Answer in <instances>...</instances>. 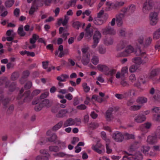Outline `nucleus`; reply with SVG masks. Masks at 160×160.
I'll list each match as a JSON object with an SVG mask.
<instances>
[{"mask_svg": "<svg viewBox=\"0 0 160 160\" xmlns=\"http://www.w3.org/2000/svg\"><path fill=\"white\" fill-rule=\"evenodd\" d=\"M49 150L51 151L57 152L59 151V148L56 146H51L49 147Z\"/></svg>", "mask_w": 160, "mask_h": 160, "instance_id": "de8ad7c7", "label": "nucleus"}, {"mask_svg": "<svg viewBox=\"0 0 160 160\" xmlns=\"http://www.w3.org/2000/svg\"><path fill=\"white\" fill-rule=\"evenodd\" d=\"M131 160H142L143 159V155L140 151H137L132 155Z\"/></svg>", "mask_w": 160, "mask_h": 160, "instance_id": "9d476101", "label": "nucleus"}, {"mask_svg": "<svg viewBox=\"0 0 160 160\" xmlns=\"http://www.w3.org/2000/svg\"><path fill=\"white\" fill-rule=\"evenodd\" d=\"M160 38V29H158L154 33L153 38L157 39Z\"/></svg>", "mask_w": 160, "mask_h": 160, "instance_id": "ea45409f", "label": "nucleus"}, {"mask_svg": "<svg viewBox=\"0 0 160 160\" xmlns=\"http://www.w3.org/2000/svg\"><path fill=\"white\" fill-rule=\"evenodd\" d=\"M53 113H56V117L58 118H63L66 116L68 112V110L66 109H62L59 110L57 107H53L52 110Z\"/></svg>", "mask_w": 160, "mask_h": 160, "instance_id": "f03ea898", "label": "nucleus"}, {"mask_svg": "<svg viewBox=\"0 0 160 160\" xmlns=\"http://www.w3.org/2000/svg\"><path fill=\"white\" fill-rule=\"evenodd\" d=\"M39 36L36 34H33L31 38L30 39V43L31 44H34L36 40L39 38Z\"/></svg>", "mask_w": 160, "mask_h": 160, "instance_id": "b1692460", "label": "nucleus"}, {"mask_svg": "<svg viewBox=\"0 0 160 160\" xmlns=\"http://www.w3.org/2000/svg\"><path fill=\"white\" fill-rule=\"evenodd\" d=\"M16 35L15 33L14 32L13 30H9L7 31L6 35L8 36H14Z\"/></svg>", "mask_w": 160, "mask_h": 160, "instance_id": "6e6d98bb", "label": "nucleus"}, {"mask_svg": "<svg viewBox=\"0 0 160 160\" xmlns=\"http://www.w3.org/2000/svg\"><path fill=\"white\" fill-rule=\"evenodd\" d=\"M138 69V67L136 65H133L130 67L129 70L131 72H135Z\"/></svg>", "mask_w": 160, "mask_h": 160, "instance_id": "8fccbe9b", "label": "nucleus"}, {"mask_svg": "<svg viewBox=\"0 0 160 160\" xmlns=\"http://www.w3.org/2000/svg\"><path fill=\"white\" fill-rule=\"evenodd\" d=\"M98 52L101 54H104L106 52V49L102 46H99L98 48Z\"/></svg>", "mask_w": 160, "mask_h": 160, "instance_id": "5fc2aeb1", "label": "nucleus"}, {"mask_svg": "<svg viewBox=\"0 0 160 160\" xmlns=\"http://www.w3.org/2000/svg\"><path fill=\"white\" fill-rule=\"evenodd\" d=\"M91 62L94 65H97L99 63V58L98 56L94 55L91 59Z\"/></svg>", "mask_w": 160, "mask_h": 160, "instance_id": "cd10ccee", "label": "nucleus"}, {"mask_svg": "<svg viewBox=\"0 0 160 160\" xmlns=\"http://www.w3.org/2000/svg\"><path fill=\"white\" fill-rule=\"evenodd\" d=\"M123 136L124 138L127 139H134V135L132 134H129L128 133H126Z\"/></svg>", "mask_w": 160, "mask_h": 160, "instance_id": "79ce46f5", "label": "nucleus"}, {"mask_svg": "<svg viewBox=\"0 0 160 160\" xmlns=\"http://www.w3.org/2000/svg\"><path fill=\"white\" fill-rule=\"evenodd\" d=\"M63 122L61 121L59 122L58 123L55 125L53 128V129L54 130H57L60 128L62 125Z\"/></svg>", "mask_w": 160, "mask_h": 160, "instance_id": "72a5a7b5", "label": "nucleus"}, {"mask_svg": "<svg viewBox=\"0 0 160 160\" xmlns=\"http://www.w3.org/2000/svg\"><path fill=\"white\" fill-rule=\"evenodd\" d=\"M113 3H110L109 2H107L106 3V7L105 8V10L106 11H108L112 10L114 9Z\"/></svg>", "mask_w": 160, "mask_h": 160, "instance_id": "5701e85b", "label": "nucleus"}, {"mask_svg": "<svg viewBox=\"0 0 160 160\" xmlns=\"http://www.w3.org/2000/svg\"><path fill=\"white\" fill-rule=\"evenodd\" d=\"M113 6L114 9H118L121 7L123 6L124 4V2L122 1L116 2L115 3H113Z\"/></svg>", "mask_w": 160, "mask_h": 160, "instance_id": "a878e982", "label": "nucleus"}, {"mask_svg": "<svg viewBox=\"0 0 160 160\" xmlns=\"http://www.w3.org/2000/svg\"><path fill=\"white\" fill-rule=\"evenodd\" d=\"M150 149V147L148 146H143L141 151L145 155H147Z\"/></svg>", "mask_w": 160, "mask_h": 160, "instance_id": "c756f323", "label": "nucleus"}, {"mask_svg": "<svg viewBox=\"0 0 160 160\" xmlns=\"http://www.w3.org/2000/svg\"><path fill=\"white\" fill-rule=\"evenodd\" d=\"M69 76L66 74H62L57 77V79L60 82H65L66 79L69 78Z\"/></svg>", "mask_w": 160, "mask_h": 160, "instance_id": "4be33fe9", "label": "nucleus"}, {"mask_svg": "<svg viewBox=\"0 0 160 160\" xmlns=\"http://www.w3.org/2000/svg\"><path fill=\"white\" fill-rule=\"evenodd\" d=\"M148 101L147 98L144 97H138L136 99V102L139 104V105H142L144 103H146Z\"/></svg>", "mask_w": 160, "mask_h": 160, "instance_id": "6ab92c4d", "label": "nucleus"}, {"mask_svg": "<svg viewBox=\"0 0 160 160\" xmlns=\"http://www.w3.org/2000/svg\"><path fill=\"white\" fill-rule=\"evenodd\" d=\"M160 72V70L158 69L152 70L149 73L148 75V78L153 80L154 79V77L158 75Z\"/></svg>", "mask_w": 160, "mask_h": 160, "instance_id": "2eb2a0df", "label": "nucleus"}, {"mask_svg": "<svg viewBox=\"0 0 160 160\" xmlns=\"http://www.w3.org/2000/svg\"><path fill=\"white\" fill-rule=\"evenodd\" d=\"M129 80L132 82H135L136 80L135 75L134 74H131L129 77Z\"/></svg>", "mask_w": 160, "mask_h": 160, "instance_id": "13d9d810", "label": "nucleus"}, {"mask_svg": "<svg viewBox=\"0 0 160 160\" xmlns=\"http://www.w3.org/2000/svg\"><path fill=\"white\" fill-rule=\"evenodd\" d=\"M97 68L100 71L103 72L104 74L106 75L109 68L105 65L99 64L97 65Z\"/></svg>", "mask_w": 160, "mask_h": 160, "instance_id": "9b49d317", "label": "nucleus"}, {"mask_svg": "<svg viewBox=\"0 0 160 160\" xmlns=\"http://www.w3.org/2000/svg\"><path fill=\"white\" fill-rule=\"evenodd\" d=\"M152 111L153 112L160 113V108L158 107H154L152 109Z\"/></svg>", "mask_w": 160, "mask_h": 160, "instance_id": "774afa93", "label": "nucleus"}, {"mask_svg": "<svg viewBox=\"0 0 160 160\" xmlns=\"http://www.w3.org/2000/svg\"><path fill=\"white\" fill-rule=\"evenodd\" d=\"M102 32L103 34H110L113 35L115 34V31L114 29L108 26L102 30Z\"/></svg>", "mask_w": 160, "mask_h": 160, "instance_id": "423d86ee", "label": "nucleus"}, {"mask_svg": "<svg viewBox=\"0 0 160 160\" xmlns=\"http://www.w3.org/2000/svg\"><path fill=\"white\" fill-rule=\"evenodd\" d=\"M158 19L150 18V23L151 25H155L158 22Z\"/></svg>", "mask_w": 160, "mask_h": 160, "instance_id": "864d4df0", "label": "nucleus"}, {"mask_svg": "<svg viewBox=\"0 0 160 160\" xmlns=\"http://www.w3.org/2000/svg\"><path fill=\"white\" fill-rule=\"evenodd\" d=\"M25 98L24 99V102H28L31 100L33 96L30 94V92L29 91H27L24 95Z\"/></svg>", "mask_w": 160, "mask_h": 160, "instance_id": "dca6fc26", "label": "nucleus"}, {"mask_svg": "<svg viewBox=\"0 0 160 160\" xmlns=\"http://www.w3.org/2000/svg\"><path fill=\"white\" fill-rule=\"evenodd\" d=\"M90 55L89 54H83L82 59L81 62L84 65H87L90 61Z\"/></svg>", "mask_w": 160, "mask_h": 160, "instance_id": "6e6552de", "label": "nucleus"}, {"mask_svg": "<svg viewBox=\"0 0 160 160\" xmlns=\"http://www.w3.org/2000/svg\"><path fill=\"white\" fill-rule=\"evenodd\" d=\"M116 78L117 79H119L121 78V79L124 78V77L122 76V74L120 72H118L115 75Z\"/></svg>", "mask_w": 160, "mask_h": 160, "instance_id": "680f3d73", "label": "nucleus"}, {"mask_svg": "<svg viewBox=\"0 0 160 160\" xmlns=\"http://www.w3.org/2000/svg\"><path fill=\"white\" fill-rule=\"evenodd\" d=\"M146 117L142 114H136L134 116V121L137 123H141L146 120Z\"/></svg>", "mask_w": 160, "mask_h": 160, "instance_id": "39448f33", "label": "nucleus"}, {"mask_svg": "<svg viewBox=\"0 0 160 160\" xmlns=\"http://www.w3.org/2000/svg\"><path fill=\"white\" fill-rule=\"evenodd\" d=\"M14 1L13 0L8 1L5 2V4L7 8H9L11 7L13 4Z\"/></svg>", "mask_w": 160, "mask_h": 160, "instance_id": "a19ab883", "label": "nucleus"}, {"mask_svg": "<svg viewBox=\"0 0 160 160\" xmlns=\"http://www.w3.org/2000/svg\"><path fill=\"white\" fill-rule=\"evenodd\" d=\"M92 99H95L99 102H101L103 101V99L100 98L98 96L94 95L92 96Z\"/></svg>", "mask_w": 160, "mask_h": 160, "instance_id": "c03bdc74", "label": "nucleus"}, {"mask_svg": "<svg viewBox=\"0 0 160 160\" xmlns=\"http://www.w3.org/2000/svg\"><path fill=\"white\" fill-rule=\"evenodd\" d=\"M82 87L85 92H88L90 91V88L87 85V84L86 82H84L82 83Z\"/></svg>", "mask_w": 160, "mask_h": 160, "instance_id": "e433bc0d", "label": "nucleus"}, {"mask_svg": "<svg viewBox=\"0 0 160 160\" xmlns=\"http://www.w3.org/2000/svg\"><path fill=\"white\" fill-rule=\"evenodd\" d=\"M124 15L123 14H120L116 15V23L118 26H121L122 23V19L124 18Z\"/></svg>", "mask_w": 160, "mask_h": 160, "instance_id": "ddd939ff", "label": "nucleus"}, {"mask_svg": "<svg viewBox=\"0 0 160 160\" xmlns=\"http://www.w3.org/2000/svg\"><path fill=\"white\" fill-rule=\"evenodd\" d=\"M116 72V69H110L109 68L108 70V71L106 75L112 76Z\"/></svg>", "mask_w": 160, "mask_h": 160, "instance_id": "4c0bfd02", "label": "nucleus"}, {"mask_svg": "<svg viewBox=\"0 0 160 160\" xmlns=\"http://www.w3.org/2000/svg\"><path fill=\"white\" fill-rule=\"evenodd\" d=\"M40 153L43 154V156H37L36 158V160H47V158L49 156V153L47 152L46 151L44 150H40Z\"/></svg>", "mask_w": 160, "mask_h": 160, "instance_id": "0eeeda50", "label": "nucleus"}, {"mask_svg": "<svg viewBox=\"0 0 160 160\" xmlns=\"http://www.w3.org/2000/svg\"><path fill=\"white\" fill-rule=\"evenodd\" d=\"M113 111V109L111 108H109L106 112V118L107 121H110L113 119V117L112 115Z\"/></svg>", "mask_w": 160, "mask_h": 160, "instance_id": "4468645a", "label": "nucleus"}, {"mask_svg": "<svg viewBox=\"0 0 160 160\" xmlns=\"http://www.w3.org/2000/svg\"><path fill=\"white\" fill-rule=\"evenodd\" d=\"M56 156L60 157H67L69 156L70 157H73V156L72 155H68L63 152H59L56 155Z\"/></svg>", "mask_w": 160, "mask_h": 160, "instance_id": "37998d69", "label": "nucleus"}, {"mask_svg": "<svg viewBox=\"0 0 160 160\" xmlns=\"http://www.w3.org/2000/svg\"><path fill=\"white\" fill-rule=\"evenodd\" d=\"M149 18L158 19V14L155 12H151L149 15Z\"/></svg>", "mask_w": 160, "mask_h": 160, "instance_id": "a18cd8bd", "label": "nucleus"}, {"mask_svg": "<svg viewBox=\"0 0 160 160\" xmlns=\"http://www.w3.org/2000/svg\"><path fill=\"white\" fill-rule=\"evenodd\" d=\"M152 41V39L151 38L148 37L147 38L143 44V46L144 47H148L151 43Z\"/></svg>", "mask_w": 160, "mask_h": 160, "instance_id": "bb28decb", "label": "nucleus"}, {"mask_svg": "<svg viewBox=\"0 0 160 160\" xmlns=\"http://www.w3.org/2000/svg\"><path fill=\"white\" fill-rule=\"evenodd\" d=\"M3 96H1L0 97V101H2L3 105H5L7 103L9 102V100L8 98H5L3 100Z\"/></svg>", "mask_w": 160, "mask_h": 160, "instance_id": "603ef678", "label": "nucleus"}, {"mask_svg": "<svg viewBox=\"0 0 160 160\" xmlns=\"http://www.w3.org/2000/svg\"><path fill=\"white\" fill-rule=\"evenodd\" d=\"M104 42L106 45H111L112 44L113 40L111 38H106L104 40Z\"/></svg>", "mask_w": 160, "mask_h": 160, "instance_id": "c9c22d12", "label": "nucleus"}, {"mask_svg": "<svg viewBox=\"0 0 160 160\" xmlns=\"http://www.w3.org/2000/svg\"><path fill=\"white\" fill-rule=\"evenodd\" d=\"M112 136V139L115 142H122L124 138L123 135L119 131H116L113 133Z\"/></svg>", "mask_w": 160, "mask_h": 160, "instance_id": "20e7f679", "label": "nucleus"}, {"mask_svg": "<svg viewBox=\"0 0 160 160\" xmlns=\"http://www.w3.org/2000/svg\"><path fill=\"white\" fill-rule=\"evenodd\" d=\"M103 18H99V17L94 18L93 20V22L96 25H101L104 22Z\"/></svg>", "mask_w": 160, "mask_h": 160, "instance_id": "a211bd4d", "label": "nucleus"}, {"mask_svg": "<svg viewBox=\"0 0 160 160\" xmlns=\"http://www.w3.org/2000/svg\"><path fill=\"white\" fill-rule=\"evenodd\" d=\"M72 26L74 28L78 29L80 26V23L78 21L75 22L73 23Z\"/></svg>", "mask_w": 160, "mask_h": 160, "instance_id": "4d7b16f0", "label": "nucleus"}, {"mask_svg": "<svg viewBox=\"0 0 160 160\" xmlns=\"http://www.w3.org/2000/svg\"><path fill=\"white\" fill-rule=\"evenodd\" d=\"M10 82L9 81H6L5 79H0V85H2L4 83L5 84V87L6 88L8 87Z\"/></svg>", "mask_w": 160, "mask_h": 160, "instance_id": "c85d7f7f", "label": "nucleus"}, {"mask_svg": "<svg viewBox=\"0 0 160 160\" xmlns=\"http://www.w3.org/2000/svg\"><path fill=\"white\" fill-rule=\"evenodd\" d=\"M18 32L19 35L22 37L25 36L26 34V32L24 31L22 26L18 28Z\"/></svg>", "mask_w": 160, "mask_h": 160, "instance_id": "2f4dec72", "label": "nucleus"}, {"mask_svg": "<svg viewBox=\"0 0 160 160\" xmlns=\"http://www.w3.org/2000/svg\"><path fill=\"white\" fill-rule=\"evenodd\" d=\"M86 33V35L88 38L91 37L93 31L92 29H88V30H85Z\"/></svg>", "mask_w": 160, "mask_h": 160, "instance_id": "3c124183", "label": "nucleus"}, {"mask_svg": "<svg viewBox=\"0 0 160 160\" xmlns=\"http://www.w3.org/2000/svg\"><path fill=\"white\" fill-rule=\"evenodd\" d=\"M101 37V34L100 32L98 30H96L93 35V40L99 42Z\"/></svg>", "mask_w": 160, "mask_h": 160, "instance_id": "412c9836", "label": "nucleus"}, {"mask_svg": "<svg viewBox=\"0 0 160 160\" xmlns=\"http://www.w3.org/2000/svg\"><path fill=\"white\" fill-rule=\"evenodd\" d=\"M128 68L126 66L122 68L121 69V73L122 74V76L125 77V75L128 74Z\"/></svg>", "mask_w": 160, "mask_h": 160, "instance_id": "f704fd0d", "label": "nucleus"}, {"mask_svg": "<svg viewBox=\"0 0 160 160\" xmlns=\"http://www.w3.org/2000/svg\"><path fill=\"white\" fill-rule=\"evenodd\" d=\"M157 138L156 135H149L148 137L147 142L149 144H153L157 142Z\"/></svg>", "mask_w": 160, "mask_h": 160, "instance_id": "1a4fd4ad", "label": "nucleus"}, {"mask_svg": "<svg viewBox=\"0 0 160 160\" xmlns=\"http://www.w3.org/2000/svg\"><path fill=\"white\" fill-rule=\"evenodd\" d=\"M153 2L151 0H146L143 3L142 11L145 13H148L152 8Z\"/></svg>", "mask_w": 160, "mask_h": 160, "instance_id": "7ed1b4c3", "label": "nucleus"}, {"mask_svg": "<svg viewBox=\"0 0 160 160\" xmlns=\"http://www.w3.org/2000/svg\"><path fill=\"white\" fill-rule=\"evenodd\" d=\"M72 119V118H69L66 120L63 124V126L64 127H66L69 126H71L74 125L76 123V120Z\"/></svg>", "mask_w": 160, "mask_h": 160, "instance_id": "f8f14e48", "label": "nucleus"}, {"mask_svg": "<svg viewBox=\"0 0 160 160\" xmlns=\"http://www.w3.org/2000/svg\"><path fill=\"white\" fill-rule=\"evenodd\" d=\"M87 107L83 104L78 105L77 107V109L80 110H84L86 109Z\"/></svg>", "mask_w": 160, "mask_h": 160, "instance_id": "e2e57ef3", "label": "nucleus"}, {"mask_svg": "<svg viewBox=\"0 0 160 160\" xmlns=\"http://www.w3.org/2000/svg\"><path fill=\"white\" fill-rule=\"evenodd\" d=\"M77 0H71L70 1L68 4V7L74 6L76 3Z\"/></svg>", "mask_w": 160, "mask_h": 160, "instance_id": "0e129e2a", "label": "nucleus"}, {"mask_svg": "<svg viewBox=\"0 0 160 160\" xmlns=\"http://www.w3.org/2000/svg\"><path fill=\"white\" fill-rule=\"evenodd\" d=\"M142 56L141 59L142 61V64L148 62L150 58L148 55H147L145 52H142L141 53Z\"/></svg>", "mask_w": 160, "mask_h": 160, "instance_id": "aec40b11", "label": "nucleus"}, {"mask_svg": "<svg viewBox=\"0 0 160 160\" xmlns=\"http://www.w3.org/2000/svg\"><path fill=\"white\" fill-rule=\"evenodd\" d=\"M68 54V51L67 49L65 50L64 51H60L58 55V57L59 58H62L65 55H67Z\"/></svg>", "mask_w": 160, "mask_h": 160, "instance_id": "49530a36", "label": "nucleus"}, {"mask_svg": "<svg viewBox=\"0 0 160 160\" xmlns=\"http://www.w3.org/2000/svg\"><path fill=\"white\" fill-rule=\"evenodd\" d=\"M98 126L97 123L95 122H91L89 125V127L92 129H95Z\"/></svg>", "mask_w": 160, "mask_h": 160, "instance_id": "69168bd1", "label": "nucleus"}, {"mask_svg": "<svg viewBox=\"0 0 160 160\" xmlns=\"http://www.w3.org/2000/svg\"><path fill=\"white\" fill-rule=\"evenodd\" d=\"M69 18L67 16H65L64 18L62 20V18L59 19L58 21V24L60 25L62 24L63 26H66L68 22Z\"/></svg>", "mask_w": 160, "mask_h": 160, "instance_id": "f3484780", "label": "nucleus"}, {"mask_svg": "<svg viewBox=\"0 0 160 160\" xmlns=\"http://www.w3.org/2000/svg\"><path fill=\"white\" fill-rule=\"evenodd\" d=\"M142 107V105H133L131 106L129 108L130 111H135L140 109Z\"/></svg>", "mask_w": 160, "mask_h": 160, "instance_id": "393cba45", "label": "nucleus"}, {"mask_svg": "<svg viewBox=\"0 0 160 160\" xmlns=\"http://www.w3.org/2000/svg\"><path fill=\"white\" fill-rule=\"evenodd\" d=\"M43 105L42 103L36 105L35 107V109L37 111H40L42 109Z\"/></svg>", "mask_w": 160, "mask_h": 160, "instance_id": "338daca9", "label": "nucleus"}, {"mask_svg": "<svg viewBox=\"0 0 160 160\" xmlns=\"http://www.w3.org/2000/svg\"><path fill=\"white\" fill-rule=\"evenodd\" d=\"M126 44L124 42H121L119 46V49H122L125 48V49L123 52L120 53L118 56L119 57H127L130 54L134 52V48L131 45H128L126 47Z\"/></svg>", "mask_w": 160, "mask_h": 160, "instance_id": "f257e3e1", "label": "nucleus"}, {"mask_svg": "<svg viewBox=\"0 0 160 160\" xmlns=\"http://www.w3.org/2000/svg\"><path fill=\"white\" fill-rule=\"evenodd\" d=\"M43 106H45L47 107H49V101L48 99H45L44 100L42 103Z\"/></svg>", "mask_w": 160, "mask_h": 160, "instance_id": "bf43d9fd", "label": "nucleus"}, {"mask_svg": "<svg viewBox=\"0 0 160 160\" xmlns=\"http://www.w3.org/2000/svg\"><path fill=\"white\" fill-rule=\"evenodd\" d=\"M18 77V73L17 72H14L12 75L11 78L12 80H15L17 79Z\"/></svg>", "mask_w": 160, "mask_h": 160, "instance_id": "09e8293b", "label": "nucleus"}, {"mask_svg": "<svg viewBox=\"0 0 160 160\" xmlns=\"http://www.w3.org/2000/svg\"><path fill=\"white\" fill-rule=\"evenodd\" d=\"M101 137L106 143H110V140L107 138L106 134L104 132L102 131L101 132Z\"/></svg>", "mask_w": 160, "mask_h": 160, "instance_id": "473e14b6", "label": "nucleus"}, {"mask_svg": "<svg viewBox=\"0 0 160 160\" xmlns=\"http://www.w3.org/2000/svg\"><path fill=\"white\" fill-rule=\"evenodd\" d=\"M133 62L136 64L139 65L141 64H142V61L141 58L139 57L135 58L133 59Z\"/></svg>", "mask_w": 160, "mask_h": 160, "instance_id": "7c9ffc66", "label": "nucleus"}, {"mask_svg": "<svg viewBox=\"0 0 160 160\" xmlns=\"http://www.w3.org/2000/svg\"><path fill=\"white\" fill-rule=\"evenodd\" d=\"M152 119L155 121L160 122V114H154L152 116Z\"/></svg>", "mask_w": 160, "mask_h": 160, "instance_id": "58836bf2", "label": "nucleus"}, {"mask_svg": "<svg viewBox=\"0 0 160 160\" xmlns=\"http://www.w3.org/2000/svg\"><path fill=\"white\" fill-rule=\"evenodd\" d=\"M57 138V136L56 135L53 133L50 138L48 139V140L49 142H53L55 141Z\"/></svg>", "mask_w": 160, "mask_h": 160, "instance_id": "052dcab7", "label": "nucleus"}]
</instances>
